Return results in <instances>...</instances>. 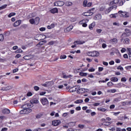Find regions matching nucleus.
<instances>
[{
	"instance_id": "obj_1",
	"label": "nucleus",
	"mask_w": 131,
	"mask_h": 131,
	"mask_svg": "<svg viewBox=\"0 0 131 131\" xmlns=\"http://www.w3.org/2000/svg\"><path fill=\"white\" fill-rule=\"evenodd\" d=\"M118 14H121V17H124V18H128L129 17L128 12H123L121 10L118 11Z\"/></svg>"
},
{
	"instance_id": "obj_2",
	"label": "nucleus",
	"mask_w": 131,
	"mask_h": 131,
	"mask_svg": "<svg viewBox=\"0 0 131 131\" xmlns=\"http://www.w3.org/2000/svg\"><path fill=\"white\" fill-rule=\"evenodd\" d=\"M40 102L43 106H49V101L47 98H42L40 99Z\"/></svg>"
},
{
	"instance_id": "obj_3",
	"label": "nucleus",
	"mask_w": 131,
	"mask_h": 131,
	"mask_svg": "<svg viewBox=\"0 0 131 131\" xmlns=\"http://www.w3.org/2000/svg\"><path fill=\"white\" fill-rule=\"evenodd\" d=\"M113 9H115V10H116L117 9V6L116 5H112V6L109 7L105 10V14H109V13L113 10Z\"/></svg>"
},
{
	"instance_id": "obj_4",
	"label": "nucleus",
	"mask_w": 131,
	"mask_h": 131,
	"mask_svg": "<svg viewBox=\"0 0 131 131\" xmlns=\"http://www.w3.org/2000/svg\"><path fill=\"white\" fill-rule=\"evenodd\" d=\"M88 55L91 57H97L99 55V52L97 51L89 52L88 53Z\"/></svg>"
},
{
	"instance_id": "obj_5",
	"label": "nucleus",
	"mask_w": 131,
	"mask_h": 131,
	"mask_svg": "<svg viewBox=\"0 0 131 131\" xmlns=\"http://www.w3.org/2000/svg\"><path fill=\"white\" fill-rule=\"evenodd\" d=\"M64 4L63 1H57L54 3V6H55V7H63Z\"/></svg>"
},
{
	"instance_id": "obj_6",
	"label": "nucleus",
	"mask_w": 131,
	"mask_h": 131,
	"mask_svg": "<svg viewBox=\"0 0 131 131\" xmlns=\"http://www.w3.org/2000/svg\"><path fill=\"white\" fill-rule=\"evenodd\" d=\"M60 123L61 121L60 120H56L52 121V125H54V126H58V125H59V124H60Z\"/></svg>"
},
{
	"instance_id": "obj_7",
	"label": "nucleus",
	"mask_w": 131,
	"mask_h": 131,
	"mask_svg": "<svg viewBox=\"0 0 131 131\" xmlns=\"http://www.w3.org/2000/svg\"><path fill=\"white\" fill-rule=\"evenodd\" d=\"M32 104L31 103H26L21 106L23 109H27V108H31Z\"/></svg>"
},
{
	"instance_id": "obj_8",
	"label": "nucleus",
	"mask_w": 131,
	"mask_h": 131,
	"mask_svg": "<svg viewBox=\"0 0 131 131\" xmlns=\"http://www.w3.org/2000/svg\"><path fill=\"white\" fill-rule=\"evenodd\" d=\"M119 3V0H114L110 3L109 6H116Z\"/></svg>"
},
{
	"instance_id": "obj_9",
	"label": "nucleus",
	"mask_w": 131,
	"mask_h": 131,
	"mask_svg": "<svg viewBox=\"0 0 131 131\" xmlns=\"http://www.w3.org/2000/svg\"><path fill=\"white\" fill-rule=\"evenodd\" d=\"M30 103L31 105H32V104H38L39 101L38 100H37V99L34 98L30 100Z\"/></svg>"
},
{
	"instance_id": "obj_10",
	"label": "nucleus",
	"mask_w": 131,
	"mask_h": 131,
	"mask_svg": "<svg viewBox=\"0 0 131 131\" xmlns=\"http://www.w3.org/2000/svg\"><path fill=\"white\" fill-rule=\"evenodd\" d=\"M77 94H83V93H85L84 91V89L80 88V86H79V89L77 90Z\"/></svg>"
},
{
	"instance_id": "obj_11",
	"label": "nucleus",
	"mask_w": 131,
	"mask_h": 131,
	"mask_svg": "<svg viewBox=\"0 0 131 131\" xmlns=\"http://www.w3.org/2000/svg\"><path fill=\"white\" fill-rule=\"evenodd\" d=\"M118 41V40H117V38H114L113 39H112L110 40L111 43L116 44V43H117Z\"/></svg>"
},
{
	"instance_id": "obj_12",
	"label": "nucleus",
	"mask_w": 131,
	"mask_h": 131,
	"mask_svg": "<svg viewBox=\"0 0 131 131\" xmlns=\"http://www.w3.org/2000/svg\"><path fill=\"white\" fill-rule=\"evenodd\" d=\"M44 43H47L46 40H42L40 41L38 44H37L36 47H40L41 46H43Z\"/></svg>"
},
{
	"instance_id": "obj_13",
	"label": "nucleus",
	"mask_w": 131,
	"mask_h": 131,
	"mask_svg": "<svg viewBox=\"0 0 131 131\" xmlns=\"http://www.w3.org/2000/svg\"><path fill=\"white\" fill-rule=\"evenodd\" d=\"M20 24H21V20H18L14 23L13 26L14 27H17V26H19Z\"/></svg>"
},
{
	"instance_id": "obj_14",
	"label": "nucleus",
	"mask_w": 131,
	"mask_h": 131,
	"mask_svg": "<svg viewBox=\"0 0 131 131\" xmlns=\"http://www.w3.org/2000/svg\"><path fill=\"white\" fill-rule=\"evenodd\" d=\"M50 12L52 13V14H55V13H58V8H53L52 9L50 10Z\"/></svg>"
},
{
	"instance_id": "obj_15",
	"label": "nucleus",
	"mask_w": 131,
	"mask_h": 131,
	"mask_svg": "<svg viewBox=\"0 0 131 131\" xmlns=\"http://www.w3.org/2000/svg\"><path fill=\"white\" fill-rule=\"evenodd\" d=\"M10 112V110L7 108H5L4 110H2V113L4 114H9Z\"/></svg>"
},
{
	"instance_id": "obj_16",
	"label": "nucleus",
	"mask_w": 131,
	"mask_h": 131,
	"mask_svg": "<svg viewBox=\"0 0 131 131\" xmlns=\"http://www.w3.org/2000/svg\"><path fill=\"white\" fill-rule=\"evenodd\" d=\"M93 14H94V13L88 12L83 13V15L86 16H92L93 15Z\"/></svg>"
},
{
	"instance_id": "obj_17",
	"label": "nucleus",
	"mask_w": 131,
	"mask_h": 131,
	"mask_svg": "<svg viewBox=\"0 0 131 131\" xmlns=\"http://www.w3.org/2000/svg\"><path fill=\"white\" fill-rule=\"evenodd\" d=\"M94 18L95 20H100L102 18V15L100 14H98Z\"/></svg>"
},
{
	"instance_id": "obj_18",
	"label": "nucleus",
	"mask_w": 131,
	"mask_h": 131,
	"mask_svg": "<svg viewBox=\"0 0 131 131\" xmlns=\"http://www.w3.org/2000/svg\"><path fill=\"white\" fill-rule=\"evenodd\" d=\"M85 41H75L74 42V43H76L77 45H83Z\"/></svg>"
},
{
	"instance_id": "obj_19",
	"label": "nucleus",
	"mask_w": 131,
	"mask_h": 131,
	"mask_svg": "<svg viewBox=\"0 0 131 131\" xmlns=\"http://www.w3.org/2000/svg\"><path fill=\"white\" fill-rule=\"evenodd\" d=\"M95 25H96V24L95 23H92L89 26V29H90V30H93V28H94V27H95Z\"/></svg>"
},
{
	"instance_id": "obj_20",
	"label": "nucleus",
	"mask_w": 131,
	"mask_h": 131,
	"mask_svg": "<svg viewBox=\"0 0 131 131\" xmlns=\"http://www.w3.org/2000/svg\"><path fill=\"white\" fill-rule=\"evenodd\" d=\"M110 80L111 81H113V82L118 81V78L117 77H115L111 78Z\"/></svg>"
},
{
	"instance_id": "obj_21",
	"label": "nucleus",
	"mask_w": 131,
	"mask_h": 131,
	"mask_svg": "<svg viewBox=\"0 0 131 131\" xmlns=\"http://www.w3.org/2000/svg\"><path fill=\"white\" fill-rule=\"evenodd\" d=\"M112 123V122H103L102 123V125H105V126H108V125H110Z\"/></svg>"
},
{
	"instance_id": "obj_22",
	"label": "nucleus",
	"mask_w": 131,
	"mask_h": 131,
	"mask_svg": "<svg viewBox=\"0 0 131 131\" xmlns=\"http://www.w3.org/2000/svg\"><path fill=\"white\" fill-rule=\"evenodd\" d=\"M97 110H98V111H101V112H105V111H107V109L103 107H98Z\"/></svg>"
},
{
	"instance_id": "obj_23",
	"label": "nucleus",
	"mask_w": 131,
	"mask_h": 131,
	"mask_svg": "<svg viewBox=\"0 0 131 131\" xmlns=\"http://www.w3.org/2000/svg\"><path fill=\"white\" fill-rule=\"evenodd\" d=\"M11 88L10 86H7V87L5 88L3 87L2 88V91H9V90H11Z\"/></svg>"
},
{
	"instance_id": "obj_24",
	"label": "nucleus",
	"mask_w": 131,
	"mask_h": 131,
	"mask_svg": "<svg viewBox=\"0 0 131 131\" xmlns=\"http://www.w3.org/2000/svg\"><path fill=\"white\" fill-rule=\"evenodd\" d=\"M32 112V110H31V108H29V107L26 108V112H27L26 113V114L31 113V112Z\"/></svg>"
},
{
	"instance_id": "obj_25",
	"label": "nucleus",
	"mask_w": 131,
	"mask_h": 131,
	"mask_svg": "<svg viewBox=\"0 0 131 131\" xmlns=\"http://www.w3.org/2000/svg\"><path fill=\"white\" fill-rule=\"evenodd\" d=\"M35 24H36V25H37V24H38V23H39V17H36L35 18Z\"/></svg>"
},
{
	"instance_id": "obj_26",
	"label": "nucleus",
	"mask_w": 131,
	"mask_h": 131,
	"mask_svg": "<svg viewBox=\"0 0 131 131\" xmlns=\"http://www.w3.org/2000/svg\"><path fill=\"white\" fill-rule=\"evenodd\" d=\"M72 29H73V26H69V27L67 28L66 29V31H71V30H72Z\"/></svg>"
},
{
	"instance_id": "obj_27",
	"label": "nucleus",
	"mask_w": 131,
	"mask_h": 131,
	"mask_svg": "<svg viewBox=\"0 0 131 131\" xmlns=\"http://www.w3.org/2000/svg\"><path fill=\"white\" fill-rule=\"evenodd\" d=\"M53 83V81L46 82V84L48 85V88H50V86H52Z\"/></svg>"
},
{
	"instance_id": "obj_28",
	"label": "nucleus",
	"mask_w": 131,
	"mask_h": 131,
	"mask_svg": "<svg viewBox=\"0 0 131 131\" xmlns=\"http://www.w3.org/2000/svg\"><path fill=\"white\" fill-rule=\"evenodd\" d=\"M83 102V100L78 99V100H77L76 101H75V103L76 104H80L81 103H82Z\"/></svg>"
},
{
	"instance_id": "obj_29",
	"label": "nucleus",
	"mask_w": 131,
	"mask_h": 131,
	"mask_svg": "<svg viewBox=\"0 0 131 131\" xmlns=\"http://www.w3.org/2000/svg\"><path fill=\"white\" fill-rule=\"evenodd\" d=\"M26 109L24 108L19 112L20 114H26Z\"/></svg>"
},
{
	"instance_id": "obj_30",
	"label": "nucleus",
	"mask_w": 131,
	"mask_h": 131,
	"mask_svg": "<svg viewBox=\"0 0 131 131\" xmlns=\"http://www.w3.org/2000/svg\"><path fill=\"white\" fill-rule=\"evenodd\" d=\"M79 88V86H75L72 88V89H73V92L75 93L76 91H77L78 90Z\"/></svg>"
},
{
	"instance_id": "obj_31",
	"label": "nucleus",
	"mask_w": 131,
	"mask_h": 131,
	"mask_svg": "<svg viewBox=\"0 0 131 131\" xmlns=\"http://www.w3.org/2000/svg\"><path fill=\"white\" fill-rule=\"evenodd\" d=\"M118 15V13L112 14L110 15V18H116V16Z\"/></svg>"
},
{
	"instance_id": "obj_32",
	"label": "nucleus",
	"mask_w": 131,
	"mask_h": 131,
	"mask_svg": "<svg viewBox=\"0 0 131 131\" xmlns=\"http://www.w3.org/2000/svg\"><path fill=\"white\" fill-rule=\"evenodd\" d=\"M15 15H16V13L11 12L8 15V17H9V18H11V17H13V16H15Z\"/></svg>"
},
{
	"instance_id": "obj_33",
	"label": "nucleus",
	"mask_w": 131,
	"mask_h": 131,
	"mask_svg": "<svg viewBox=\"0 0 131 131\" xmlns=\"http://www.w3.org/2000/svg\"><path fill=\"white\" fill-rule=\"evenodd\" d=\"M62 76H63V78H69L71 77L72 76H71V75H69V76H67V75H65L64 73H63Z\"/></svg>"
},
{
	"instance_id": "obj_34",
	"label": "nucleus",
	"mask_w": 131,
	"mask_h": 131,
	"mask_svg": "<svg viewBox=\"0 0 131 131\" xmlns=\"http://www.w3.org/2000/svg\"><path fill=\"white\" fill-rule=\"evenodd\" d=\"M29 22L31 24H35V20L33 18L30 19Z\"/></svg>"
},
{
	"instance_id": "obj_35",
	"label": "nucleus",
	"mask_w": 131,
	"mask_h": 131,
	"mask_svg": "<svg viewBox=\"0 0 131 131\" xmlns=\"http://www.w3.org/2000/svg\"><path fill=\"white\" fill-rule=\"evenodd\" d=\"M124 43H128V42H129V39L128 38H126L124 39V40L123 41Z\"/></svg>"
},
{
	"instance_id": "obj_36",
	"label": "nucleus",
	"mask_w": 131,
	"mask_h": 131,
	"mask_svg": "<svg viewBox=\"0 0 131 131\" xmlns=\"http://www.w3.org/2000/svg\"><path fill=\"white\" fill-rule=\"evenodd\" d=\"M41 116H42V114H39L38 115H37L36 116V118L38 119L39 118H41Z\"/></svg>"
},
{
	"instance_id": "obj_37",
	"label": "nucleus",
	"mask_w": 131,
	"mask_h": 131,
	"mask_svg": "<svg viewBox=\"0 0 131 131\" xmlns=\"http://www.w3.org/2000/svg\"><path fill=\"white\" fill-rule=\"evenodd\" d=\"M88 5V0H84L83 2V7H86V5Z\"/></svg>"
},
{
	"instance_id": "obj_38",
	"label": "nucleus",
	"mask_w": 131,
	"mask_h": 131,
	"mask_svg": "<svg viewBox=\"0 0 131 131\" xmlns=\"http://www.w3.org/2000/svg\"><path fill=\"white\" fill-rule=\"evenodd\" d=\"M4 40V35L3 34H0V41Z\"/></svg>"
},
{
	"instance_id": "obj_39",
	"label": "nucleus",
	"mask_w": 131,
	"mask_h": 131,
	"mask_svg": "<svg viewBox=\"0 0 131 131\" xmlns=\"http://www.w3.org/2000/svg\"><path fill=\"white\" fill-rule=\"evenodd\" d=\"M22 52H23V51L22 50V49H18L17 50H16V51H15V53H16V54H18V53H22Z\"/></svg>"
},
{
	"instance_id": "obj_40",
	"label": "nucleus",
	"mask_w": 131,
	"mask_h": 131,
	"mask_svg": "<svg viewBox=\"0 0 131 131\" xmlns=\"http://www.w3.org/2000/svg\"><path fill=\"white\" fill-rule=\"evenodd\" d=\"M7 6H8L7 5H4L1 6L0 7V10H3L4 9H6V8H7Z\"/></svg>"
},
{
	"instance_id": "obj_41",
	"label": "nucleus",
	"mask_w": 131,
	"mask_h": 131,
	"mask_svg": "<svg viewBox=\"0 0 131 131\" xmlns=\"http://www.w3.org/2000/svg\"><path fill=\"white\" fill-rule=\"evenodd\" d=\"M113 83L112 82H108L107 83V86H112V85H113Z\"/></svg>"
},
{
	"instance_id": "obj_42",
	"label": "nucleus",
	"mask_w": 131,
	"mask_h": 131,
	"mask_svg": "<svg viewBox=\"0 0 131 131\" xmlns=\"http://www.w3.org/2000/svg\"><path fill=\"white\" fill-rule=\"evenodd\" d=\"M66 58H67V56L65 55H61L60 56V59H66Z\"/></svg>"
},
{
	"instance_id": "obj_43",
	"label": "nucleus",
	"mask_w": 131,
	"mask_h": 131,
	"mask_svg": "<svg viewBox=\"0 0 131 131\" xmlns=\"http://www.w3.org/2000/svg\"><path fill=\"white\" fill-rule=\"evenodd\" d=\"M24 59L25 60H30V58H29V56L26 55L24 57Z\"/></svg>"
},
{
	"instance_id": "obj_44",
	"label": "nucleus",
	"mask_w": 131,
	"mask_h": 131,
	"mask_svg": "<svg viewBox=\"0 0 131 131\" xmlns=\"http://www.w3.org/2000/svg\"><path fill=\"white\" fill-rule=\"evenodd\" d=\"M117 69L118 70H121V71H123V68L120 66L118 67Z\"/></svg>"
},
{
	"instance_id": "obj_45",
	"label": "nucleus",
	"mask_w": 131,
	"mask_h": 131,
	"mask_svg": "<svg viewBox=\"0 0 131 131\" xmlns=\"http://www.w3.org/2000/svg\"><path fill=\"white\" fill-rule=\"evenodd\" d=\"M34 90L36 91H39V87L37 86H34Z\"/></svg>"
},
{
	"instance_id": "obj_46",
	"label": "nucleus",
	"mask_w": 131,
	"mask_h": 131,
	"mask_svg": "<svg viewBox=\"0 0 131 131\" xmlns=\"http://www.w3.org/2000/svg\"><path fill=\"white\" fill-rule=\"evenodd\" d=\"M32 93L29 92L27 93V97H31V96H32Z\"/></svg>"
},
{
	"instance_id": "obj_47",
	"label": "nucleus",
	"mask_w": 131,
	"mask_h": 131,
	"mask_svg": "<svg viewBox=\"0 0 131 131\" xmlns=\"http://www.w3.org/2000/svg\"><path fill=\"white\" fill-rule=\"evenodd\" d=\"M108 80H109V79L106 78L105 80L99 81V82H106V81H108Z\"/></svg>"
},
{
	"instance_id": "obj_48",
	"label": "nucleus",
	"mask_w": 131,
	"mask_h": 131,
	"mask_svg": "<svg viewBox=\"0 0 131 131\" xmlns=\"http://www.w3.org/2000/svg\"><path fill=\"white\" fill-rule=\"evenodd\" d=\"M96 32L97 33H98V34H100V33H101V32H102V29H97L96 30Z\"/></svg>"
},
{
	"instance_id": "obj_49",
	"label": "nucleus",
	"mask_w": 131,
	"mask_h": 131,
	"mask_svg": "<svg viewBox=\"0 0 131 131\" xmlns=\"http://www.w3.org/2000/svg\"><path fill=\"white\" fill-rule=\"evenodd\" d=\"M103 70H104V68H103V67H99V68H98V71H99V72H102Z\"/></svg>"
},
{
	"instance_id": "obj_50",
	"label": "nucleus",
	"mask_w": 131,
	"mask_h": 131,
	"mask_svg": "<svg viewBox=\"0 0 131 131\" xmlns=\"http://www.w3.org/2000/svg\"><path fill=\"white\" fill-rule=\"evenodd\" d=\"M114 101H115V102H119V101H120V98H115L114 99Z\"/></svg>"
},
{
	"instance_id": "obj_51",
	"label": "nucleus",
	"mask_w": 131,
	"mask_h": 131,
	"mask_svg": "<svg viewBox=\"0 0 131 131\" xmlns=\"http://www.w3.org/2000/svg\"><path fill=\"white\" fill-rule=\"evenodd\" d=\"M80 22H84V23L85 22V23H86V22H89V19L86 18L85 19H83Z\"/></svg>"
},
{
	"instance_id": "obj_52",
	"label": "nucleus",
	"mask_w": 131,
	"mask_h": 131,
	"mask_svg": "<svg viewBox=\"0 0 131 131\" xmlns=\"http://www.w3.org/2000/svg\"><path fill=\"white\" fill-rule=\"evenodd\" d=\"M47 94V92H42L39 93L40 96H43L44 95H46Z\"/></svg>"
},
{
	"instance_id": "obj_53",
	"label": "nucleus",
	"mask_w": 131,
	"mask_h": 131,
	"mask_svg": "<svg viewBox=\"0 0 131 131\" xmlns=\"http://www.w3.org/2000/svg\"><path fill=\"white\" fill-rule=\"evenodd\" d=\"M123 58H124L125 59H128V55H127V54H124Z\"/></svg>"
},
{
	"instance_id": "obj_54",
	"label": "nucleus",
	"mask_w": 131,
	"mask_h": 131,
	"mask_svg": "<svg viewBox=\"0 0 131 131\" xmlns=\"http://www.w3.org/2000/svg\"><path fill=\"white\" fill-rule=\"evenodd\" d=\"M41 128H36L35 129H34V130H33V131H41Z\"/></svg>"
},
{
	"instance_id": "obj_55",
	"label": "nucleus",
	"mask_w": 131,
	"mask_h": 131,
	"mask_svg": "<svg viewBox=\"0 0 131 131\" xmlns=\"http://www.w3.org/2000/svg\"><path fill=\"white\" fill-rule=\"evenodd\" d=\"M78 127H79V128H83V127H84V125L79 124V125H78Z\"/></svg>"
},
{
	"instance_id": "obj_56",
	"label": "nucleus",
	"mask_w": 131,
	"mask_h": 131,
	"mask_svg": "<svg viewBox=\"0 0 131 131\" xmlns=\"http://www.w3.org/2000/svg\"><path fill=\"white\" fill-rule=\"evenodd\" d=\"M81 23H83V24H82L83 27H86V26H88V24H86V23H85L84 22H81Z\"/></svg>"
},
{
	"instance_id": "obj_57",
	"label": "nucleus",
	"mask_w": 131,
	"mask_h": 131,
	"mask_svg": "<svg viewBox=\"0 0 131 131\" xmlns=\"http://www.w3.org/2000/svg\"><path fill=\"white\" fill-rule=\"evenodd\" d=\"M19 71V69H15L13 70V73H16V72H18Z\"/></svg>"
},
{
	"instance_id": "obj_58",
	"label": "nucleus",
	"mask_w": 131,
	"mask_h": 131,
	"mask_svg": "<svg viewBox=\"0 0 131 131\" xmlns=\"http://www.w3.org/2000/svg\"><path fill=\"white\" fill-rule=\"evenodd\" d=\"M40 31H45L46 30V28L42 27L39 29Z\"/></svg>"
},
{
	"instance_id": "obj_59",
	"label": "nucleus",
	"mask_w": 131,
	"mask_h": 131,
	"mask_svg": "<svg viewBox=\"0 0 131 131\" xmlns=\"http://www.w3.org/2000/svg\"><path fill=\"white\" fill-rule=\"evenodd\" d=\"M121 80V81H124V82H125V81H126V78H125V77L122 78Z\"/></svg>"
},
{
	"instance_id": "obj_60",
	"label": "nucleus",
	"mask_w": 131,
	"mask_h": 131,
	"mask_svg": "<svg viewBox=\"0 0 131 131\" xmlns=\"http://www.w3.org/2000/svg\"><path fill=\"white\" fill-rule=\"evenodd\" d=\"M91 116H95V115H96V112H91Z\"/></svg>"
},
{
	"instance_id": "obj_61",
	"label": "nucleus",
	"mask_w": 131,
	"mask_h": 131,
	"mask_svg": "<svg viewBox=\"0 0 131 131\" xmlns=\"http://www.w3.org/2000/svg\"><path fill=\"white\" fill-rule=\"evenodd\" d=\"M68 115V113H64L63 114L62 116L63 117H66Z\"/></svg>"
},
{
	"instance_id": "obj_62",
	"label": "nucleus",
	"mask_w": 131,
	"mask_h": 131,
	"mask_svg": "<svg viewBox=\"0 0 131 131\" xmlns=\"http://www.w3.org/2000/svg\"><path fill=\"white\" fill-rule=\"evenodd\" d=\"M110 65H114V61L113 60H111L110 62H109Z\"/></svg>"
},
{
	"instance_id": "obj_63",
	"label": "nucleus",
	"mask_w": 131,
	"mask_h": 131,
	"mask_svg": "<svg viewBox=\"0 0 131 131\" xmlns=\"http://www.w3.org/2000/svg\"><path fill=\"white\" fill-rule=\"evenodd\" d=\"M117 88H121V83H119L117 84Z\"/></svg>"
},
{
	"instance_id": "obj_64",
	"label": "nucleus",
	"mask_w": 131,
	"mask_h": 131,
	"mask_svg": "<svg viewBox=\"0 0 131 131\" xmlns=\"http://www.w3.org/2000/svg\"><path fill=\"white\" fill-rule=\"evenodd\" d=\"M7 130H8V128H6V127L3 128L1 130V131H7Z\"/></svg>"
}]
</instances>
